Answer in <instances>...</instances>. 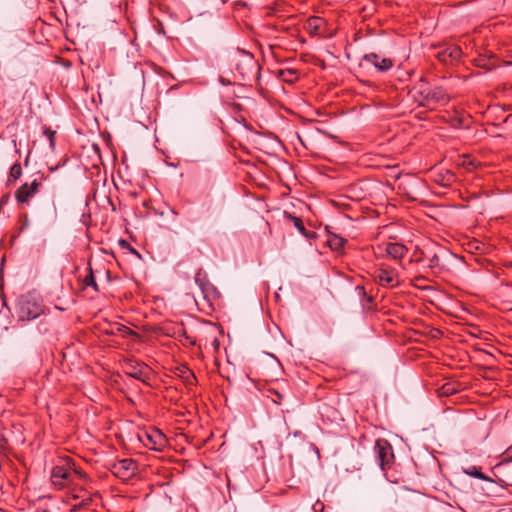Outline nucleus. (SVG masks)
I'll use <instances>...</instances> for the list:
<instances>
[{
  "label": "nucleus",
  "mask_w": 512,
  "mask_h": 512,
  "mask_svg": "<svg viewBox=\"0 0 512 512\" xmlns=\"http://www.w3.org/2000/svg\"><path fill=\"white\" fill-rule=\"evenodd\" d=\"M15 311L17 322L24 323L49 315L50 309L38 293L29 291L17 298Z\"/></svg>",
  "instance_id": "obj_1"
},
{
  "label": "nucleus",
  "mask_w": 512,
  "mask_h": 512,
  "mask_svg": "<svg viewBox=\"0 0 512 512\" xmlns=\"http://www.w3.org/2000/svg\"><path fill=\"white\" fill-rule=\"evenodd\" d=\"M229 62L244 81L251 80L259 72L258 62L250 52L234 50L229 54Z\"/></svg>",
  "instance_id": "obj_2"
},
{
  "label": "nucleus",
  "mask_w": 512,
  "mask_h": 512,
  "mask_svg": "<svg viewBox=\"0 0 512 512\" xmlns=\"http://www.w3.org/2000/svg\"><path fill=\"white\" fill-rule=\"evenodd\" d=\"M74 461L72 458H61L54 465L51 471L50 480L52 485L58 489H64L73 482Z\"/></svg>",
  "instance_id": "obj_3"
},
{
  "label": "nucleus",
  "mask_w": 512,
  "mask_h": 512,
  "mask_svg": "<svg viewBox=\"0 0 512 512\" xmlns=\"http://www.w3.org/2000/svg\"><path fill=\"white\" fill-rule=\"evenodd\" d=\"M123 372L136 380L148 383L151 376V369L143 362L135 359H125L122 364Z\"/></svg>",
  "instance_id": "obj_4"
},
{
  "label": "nucleus",
  "mask_w": 512,
  "mask_h": 512,
  "mask_svg": "<svg viewBox=\"0 0 512 512\" xmlns=\"http://www.w3.org/2000/svg\"><path fill=\"white\" fill-rule=\"evenodd\" d=\"M87 271L88 273L81 280V288L82 290L92 289L94 293H98L100 291L98 280L104 278L106 282H109L110 271L104 267L93 269L90 262H88Z\"/></svg>",
  "instance_id": "obj_5"
},
{
  "label": "nucleus",
  "mask_w": 512,
  "mask_h": 512,
  "mask_svg": "<svg viewBox=\"0 0 512 512\" xmlns=\"http://www.w3.org/2000/svg\"><path fill=\"white\" fill-rule=\"evenodd\" d=\"M139 440L151 450L162 451L167 445L166 436L156 428H150L138 434Z\"/></svg>",
  "instance_id": "obj_6"
},
{
  "label": "nucleus",
  "mask_w": 512,
  "mask_h": 512,
  "mask_svg": "<svg viewBox=\"0 0 512 512\" xmlns=\"http://www.w3.org/2000/svg\"><path fill=\"white\" fill-rule=\"evenodd\" d=\"M377 462L382 471H386L394 462L392 445L386 439H377L374 446Z\"/></svg>",
  "instance_id": "obj_7"
},
{
  "label": "nucleus",
  "mask_w": 512,
  "mask_h": 512,
  "mask_svg": "<svg viewBox=\"0 0 512 512\" xmlns=\"http://www.w3.org/2000/svg\"><path fill=\"white\" fill-rule=\"evenodd\" d=\"M450 101L449 93L440 86L431 87L424 100H419V105L434 109L436 106H444Z\"/></svg>",
  "instance_id": "obj_8"
},
{
  "label": "nucleus",
  "mask_w": 512,
  "mask_h": 512,
  "mask_svg": "<svg viewBox=\"0 0 512 512\" xmlns=\"http://www.w3.org/2000/svg\"><path fill=\"white\" fill-rule=\"evenodd\" d=\"M44 177L35 178L31 183L22 184L15 191V199L19 204L29 205L31 199L40 191Z\"/></svg>",
  "instance_id": "obj_9"
},
{
  "label": "nucleus",
  "mask_w": 512,
  "mask_h": 512,
  "mask_svg": "<svg viewBox=\"0 0 512 512\" xmlns=\"http://www.w3.org/2000/svg\"><path fill=\"white\" fill-rule=\"evenodd\" d=\"M376 281L383 287H396L400 284L398 273L394 268L381 264L374 273Z\"/></svg>",
  "instance_id": "obj_10"
},
{
  "label": "nucleus",
  "mask_w": 512,
  "mask_h": 512,
  "mask_svg": "<svg viewBox=\"0 0 512 512\" xmlns=\"http://www.w3.org/2000/svg\"><path fill=\"white\" fill-rule=\"evenodd\" d=\"M111 471L116 477L127 480L136 473L137 463L130 458L121 459L112 465Z\"/></svg>",
  "instance_id": "obj_11"
},
{
  "label": "nucleus",
  "mask_w": 512,
  "mask_h": 512,
  "mask_svg": "<svg viewBox=\"0 0 512 512\" xmlns=\"http://www.w3.org/2000/svg\"><path fill=\"white\" fill-rule=\"evenodd\" d=\"M462 50L457 45L442 46L436 52L435 57L443 64H454L460 60Z\"/></svg>",
  "instance_id": "obj_12"
},
{
  "label": "nucleus",
  "mask_w": 512,
  "mask_h": 512,
  "mask_svg": "<svg viewBox=\"0 0 512 512\" xmlns=\"http://www.w3.org/2000/svg\"><path fill=\"white\" fill-rule=\"evenodd\" d=\"M373 65L378 71L385 72L393 67V60L387 57H381L376 53L365 54L361 59V64Z\"/></svg>",
  "instance_id": "obj_13"
},
{
  "label": "nucleus",
  "mask_w": 512,
  "mask_h": 512,
  "mask_svg": "<svg viewBox=\"0 0 512 512\" xmlns=\"http://www.w3.org/2000/svg\"><path fill=\"white\" fill-rule=\"evenodd\" d=\"M283 219L286 224H292L306 239L312 240L317 237L316 232L307 230L301 217H297L287 211L283 212Z\"/></svg>",
  "instance_id": "obj_14"
},
{
  "label": "nucleus",
  "mask_w": 512,
  "mask_h": 512,
  "mask_svg": "<svg viewBox=\"0 0 512 512\" xmlns=\"http://www.w3.org/2000/svg\"><path fill=\"white\" fill-rule=\"evenodd\" d=\"M194 279L201 289L205 299H210V297L216 293L215 287L210 283L206 272L202 269H198L195 273Z\"/></svg>",
  "instance_id": "obj_15"
},
{
  "label": "nucleus",
  "mask_w": 512,
  "mask_h": 512,
  "mask_svg": "<svg viewBox=\"0 0 512 512\" xmlns=\"http://www.w3.org/2000/svg\"><path fill=\"white\" fill-rule=\"evenodd\" d=\"M386 255L396 261H401L408 253V248L399 242H387L384 244Z\"/></svg>",
  "instance_id": "obj_16"
},
{
  "label": "nucleus",
  "mask_w": 512,
  "mask_h": 512,
  "mask_svg": "<svg viewBox=\"0 0 512 512\" xmlns=\"http://www.w3.org/2000/svg\"><path fill=\"white\" fill-rule=\"evenodd\" d=\"M35 328L32 332L34 337H41L50 334L54 329V323L51 318L46 316H41L37 319Z\"/></svg>",
  "instance_id": "obj_17"
},
{
  "label": "nucleus",
  "mask_w": 512,
  "mask_h": 512,
  "mask_svg": "<svg viewBox=\"0 0 512 512\" xmlns=\"http://www.w3.org/2000/svg\"><path fill=\"white\" fill-rule=\"evenodd\" d=\"M347 240L337 234L329 233L327 238V245L336 252L343 250Z\"/></svg>",
  "instance_id": "obj_18"
},
{
  "label": "nucleus",
  "mask_w": 512,
  "mask_h": 512,
  "mask_svg": "<svg viewBox=\"0 0 512 512\" xmlns=\"http://www.w3.org/2000/svg\"><path fill=\"white\" fill-rule=\"evenodd\" d=\"M431 86L426 82L424 78H421L413 87L414 97L419 100H424L426 93L430 90Z\"/></svg>",
  "instance_id": "obj_19"
},
{
  "label": "nucleus",
  "mask_w": 512,
  "mask_h": 512,
  "mask_svg": "<svg viewBox=\"0 0 512 512\" xmlns=\"http://www.w3.org/2000/svg\"><path fill=\"white\" fill-rule=\"evenodd\" d=\"M177 371H178L177 375L182 378L183 382L186 385L192 386V385L196 384L197 379H196L193 371L190 370L188 367H186V366L178 367Z\"/></svg>",
  "instance_id": "obj_20"
},
{
  "label": "nucleus",
  "mask_w": 512,
  "mask_h": 512,
  "mask_svg": "<svg viewBox=\"0 0 512 512\" xmlns=\"http://www.w3.org/2000/svg\"><path fill=\"white\" fill-rule=\"evenodd\" d=\"M464 473L469 475V476H472L474 478L480 479V480L493 482V480L490 477H488L487 475L483 474L480 471V468H478L476 466H471L469 468L464 469Z\"/></svg>",
  "instance_id": "obj_21"
},
{
  "label": "nucleus",
  "mask_w": 512,
  "mask_h": 512,
  "mask_svg": "<svg viewBox=\"0 0 512 512\" xmlns=\"http://www.w3.org/2000/svg\"><path fill=\"white\" fill-rule=\"evenodd\" d=\"M279 77L285 82L293 83L298 79V74L294 69H284L279 71Z\"/></svg>",
  "instance_id": "obj_22"
},
{
  "label": "nucleus",
  "mask_w": 512,
  "mask_h": 512,
  "mask_svg": "<svg viewBox=\"0 0 512 512\" xmlns=\"http://www.w3.org/2000/svg\"><path fill=\"white\" fill-rule=\"evenodd\" d=\"M22 176V167L21 164L17 161L15 162L9 172V181H16Z\"/></svg>",
  "instance_id": "obj_23"
},
{
  "label": "nucleus",
  "mask_w": 512,
  "mask_h": 512,
  "mask_svg": "<svg viewBox=\"0 0 512 512\" xmlns=\"http://www.w3.org/2000/svg\"><path fill=\"white\" fill-rule=\"evenodd\" d=\"M92 501H93V497L91 495L84 497L80 500V502L73 505L70 512H75L76 510H80V509H88L90 507Z\"/></svg>",
  "instance_id": "obj_24"
},
{
  "label": "nucleus",
  "mask_w": 512,
  "mask_h": 512,
  "mask_svg": "<svg viewBox=\"0 0 512 512\" xmlns=\"http://www.w3.org/2000/svg\"><path fill=\"white\" fill-rule=\"evenodd\" d=\"M429 268L434 270V269H439L441 268L440 267V259H439V256L434 254L433 256H431L429 259Z\"/></svg>",
  "instance_id": "obj_25"
},
{
  "label": "nucleus",
  "mask_w": 512,
  "mask_h": 512,
  "mask_svg": "<svg viewBox=\"0 0 512 512\" xmlns=\"http://www.w3.org/2000/svg\"><path fill=\"white\" fill-rule=\"evenodd\" d=\"M356 291L358 293V295L363 298V299H366L367 302H372L373 301V297L372 296H369L367 295L366 291H365V288L363 286H357L356 287Z\"/></svg>",
  "instance_id": "obj_26"
},
{
  "label": "nucleus",
  "mask_w": 512,
  "mask_h": 512,
  "mask_svg": "<svg viewBox=\"0 0 512 512\" xmlns=\"http://www.w3.org/2000/svg\"><path fill=\"white\" fill-rule=\"evenodd\" d=\"M76 476H77L78 478H80V479H83V480H85V479L87 478V474H86L84 471H82L81 469H78V468L74 465V470H73V479H74Z\"/></svg>",
  "instance_id": "obj_27"
},
{
  "label": "nucleus",
  "mask_w": 512,
  "mask_h": 512,
  "mask_svg": "<svg viewBox=\"0 0 512 512\" xmlns=\"http://www.w3.org/2000/svg\"><path fill=\"white\" fill-rule=\"evenodd\" d=\"M269 392L272 395H275V398H272L273 402L276 403V404H280L281 400L283 399V395L280 394L279 392H277L276 390H269Z\"/></svg>",
  "instance_id": "obj_28"
},
{
  "label": "nucleus",
  "mask_w": 512,
  "mask_h": 512,
  "mask_svg": "<svg viewBox=\"0 0 512 512\" xmlns=\"http://www.w3.org/2000/svg\"><path fill=\"white\" fill-rule=\"evenodd\" d=\"M45 134L47 135V137L50 140L51 145L53 146L54 145V138H55V131H52L51 129L48 128V129L45 130Z\"/></svg>",
  "instance_id": "obj_29"
},
{
  "label": "nucleus",
  "mask_w": 512,
  "mask_h": 512,
  "mask_svg": "<svg viewBox=\"0 0 512 512\" xmlns=\"http://www.w3.org/2000/svg\"><path fill=\"white\" fill-rule=\"evenodd\" d=\"M118 331L121 332L123 334V336L133 334V331L126 326L119 327Z\"/></svg>",
  "instance_id": "obj_30"
},
{
  "label": "nucleus",
  "mask_w": 512,
  "mask_h": 512,
  "mask_svg": "<svg viewBox=\"0 0 512 512\" xmlns=\"http://www.w3.org/2000/svg\"><path fill=\"white\" fill-rule=\"evenodd\" d=\"M182 335H183V336H184V337L189 341V343H190L191 345H195V343H196L195 339H193V338H191L190 336H188V335L186 334L185 329H183V330H182Z\"/></svg>",
  "instance_id": "obj_31"
},
{
  "label": "nucleus",
  "mask_w": 512,
  "mask_h": 512,
  "mask_svg": "<svg viewBox=\"0 0 512 512\" xmlns=\"http://www.w3.org/2000/svg\"><path fill=\"white\" fill-rule=\"evenodd\" d=\"M505 457L507 461H512V445L505 452Z\"/></svg>",
  "instance_id": "obj_32"
},
{
  "label": "nucleus",
  "mask_w": 512,
  "mask_h": 512,
  "mask_svg": "<svg viewBox=\"0 0 512 512\" xmlns=\"http://www.w3.org/2000/svg\"><path fill=\"white\" fill-rule=\"evenodd\" d=\"M6 444H7L6 439L2 435H0V452L5 449Z\"/></svg>",
  "instance_id": "obj_33"
},
{
  "label": "nucleus",
  "mask_w": 512,
  "mask_h": 512,
  "mask_svg": "<svg viewBox=\"0 0 512 512\" xmlns=\"http://www.w3.org/2000/svg\"><path fill=\"white\" fill-rule=\"evenodd\" d=\"M461 165L467 167L468 169H470V166H473V162L472 161H467L466 159H464L463 162L461 163Z\"/></svg>",
  "instance_id": "obj_34"
},
{
  "label": "nucleus",
  "mask_w": 512,
  "mask_h": 512,
  "mask_svg": "<svg viewBox=\"0 0 512 512\" xmlns=\"http://www.w3.org/2000/svg\"><path fill=\"white\" fill-rule=\"evenodd\" d=\"M52 212L54 215H56V213H57V209H56V205H55L54 201H52Z\"/></svg>",
  "instance_id": "obj_35"
},
{
  "label": "nucleus",
  "mask_w": 512,
  "mask_h": 512,
  "mask_svg": "<svg viewBox=\"0 0 512 512\" xmlns=\"http://www.w3.org/2000/svg\"><path fill=\"white\" fill-rule=\"evenodd\" d=\"M447 176H448L447 177V181H452L453 180L454 175L452 173L447 172Z\"/></svg>",
  "instance_id": "obj_36"
},
{
  "label": "nucleus",
  "mask_w": 512,
  "mask_h": 512,
  "mask_svg": "<svg viewBox=\"0 0 512 512\" xmlns=\"http://www.w3.org/2000/svg\"><path fill=\"white\" fill-rule=\"evenodd\" d=\"M511 118H512V115H508V116L504 119V122H508Z\"/></svg>",
  "instance_id": "obj_37"
},
{
  "label": "nucleus",
  "mask_w": 512,
  "mask_h": 512,
  "mask_svg": "<svg viewBox=\"0 0 512 512\" xmlns=\"http://www.w3.org/2000/svg\"><path fill=\"white\" fill-rule=\"evenodd\" d=\"M38 512H51L49 509H42L41 511H38Z\"/></svg>",
  "instance_id": "obj_38"
},
{
  "label": "nucleus",
  "mask_w": 512,
  "mask_h": 512,
  "mask_svg": "<svg viewBox=\"0 0 512 512\" xmlns=\"http://www.w3.org/2000/svg\"><path fill=\"white\" fill-rule=\"evenodd\" d=\"M74 499H79L80 497L78 495H73Z\"/></svg>",
  "instance_id": "obj_39"
}]
</instances>
